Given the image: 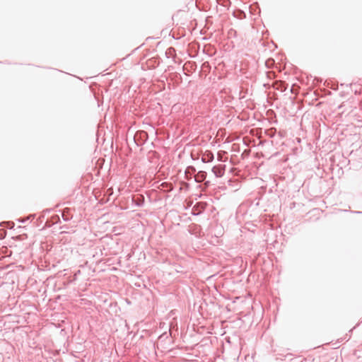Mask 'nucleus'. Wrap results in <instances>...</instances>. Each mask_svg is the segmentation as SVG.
<instances>
[{
  "label": "nucleus",
  "mask_w": 362,
  "mask_h": 362,
  "mask_svg": "<svg viewBox=\"0 0 362 362\" xmlns=\"http://www.w3.org/2000/svg\"><path fill=\"white\" fill-rule=\"evenodd\" d=\"M225 165H218L212 168V172L216 177H221L225 173Z\"/></svg>",
  "instance_id": "nucleus-1"
},
{
  "label": "nucleus",
  "mask_w": 362,
  "mask_h": 362,
  "mask_svg": "<svg viewBox=\"0 0 362 362\" xmlns=\"http://www.w3.org/2000/svg\"><path fill=\"white\" fill-rule=\"evenodd\" d=\"M21 221L22 223H24V222H25V220H21Z\"/></svg>",
  "instance_id": "nucleus-2"
}]
</instances>
